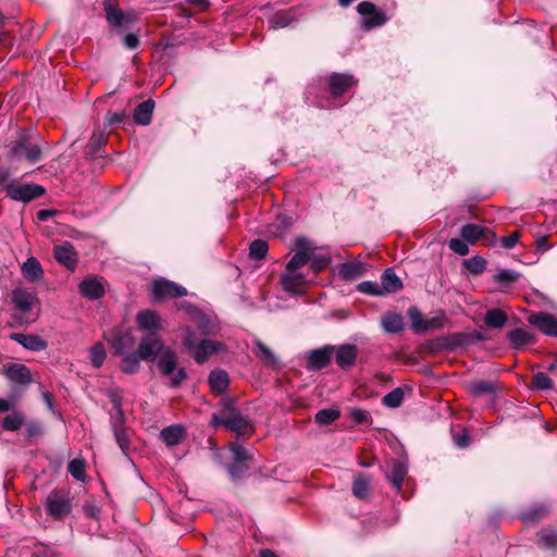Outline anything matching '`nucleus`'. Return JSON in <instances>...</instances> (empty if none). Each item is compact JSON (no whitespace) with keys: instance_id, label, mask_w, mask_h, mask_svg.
<instances>
[{"instance_id":"1","label":"nucleus","mask_w":557,"mask_h":557,"mask_svg":"<svg viewBox=\"0 0 557 557\" xmlns=\"http://www.w3.org/2000/svg\"><path fill=\"white\" fill-rule=\"evenodd\" d=\"M183 345L199 364L206 362L212 355L225 349V346L220 342L198 339L196 333L189 327L183 329Z\"/></svg>"},{"instance_id":"2","label":"nucleus","mask_w":557,"mask_h":557,"mask_svg":"<svg viewBox=\"0 0 557 557\" xmlns=\"http://www.w3.org/2000/svg\"><path fill=\"white\" fill-rule=\"evenodd\" d=\"M8 172L0 173V185L5 195L15 201L29 202L34 199L41 197L45 194V188L38 184L24 183L20 184L9 180Z\"/></svg>"},{"instance_id":"3","label":"nucleus","mask_w":557,"mask_h":557,"mask_svg":"<svg viewBox=\"0 0 557 557\" xmlns=\"http://www.w3.org/2000/svg\"><path fill=\"white\" fill-rule=\"evenodd\" d=\"M47 515L53 520H61L71 513L73 504L70 493L62 488H55L49 493L45 500Z\"/></svg>"},{"instance_id":"4","label":"nucleus","mask_w":557,"mask_h":557,"mask_svg":"<svg viewBox=\"0 0 557 557\" xmlns=\"http://www.w3.org/2000/svg\"><path fill=\"white\" fill-rule=\"evenodd\" d=\"M177 358L174 351L170 348H166L160 356L158 360V368L160 372L168 377H171V385L173 387L180 386L184 380H186L187 374L184 368L177 369Z\"/></svg>"},{"instance_id":"5","label":"nucleus","mask_w":557,"mask_h":557,"mask_svg":"<svg viewBox=\"0 0 557 557\" xmlns=\"http://www.w3.org/2000/svg\"><path fill=\"white\" fill-rule=\"evenodd\" d=\"M357 11L362 15L361 28L370 30L383 26L387 22L386 13L379 10L376 5L370 1H362L358 4Z\"/></svg>"},{"instance_id":"6","label":"nucleus","mask_w":557,"mask_h":557,"mask_svg":"<svg viewBox=\"0 0 557 557\" xmlns=\"http://www.w3.org/2000/svg\"><path fill=\"white\" fill-rule=\"evenodd\" d=\"M212 425H223L226 429L236 432L237 434H246L251 431L249 421L236 411H225L222 414L212 416Z\"/></svg>"},{"instance_id":"7","label":"nucleus","mask_w":557,"mask_h":557,"mask_svg":"<svg viewBox=\"0 0 557 557\" xmlns=\"http://www.w3.org/2000/svg\"><path fill=\"white\" fill-rule=\"evenodd\" d=\"M104 339L109 343L116 356H123L135 346V337L129 330L112 329L104 334Z\"/></svg>"},{"instance_id":"8","label":"nucleus","mask_w":557,"mask_h":557,"mask_svg":"<svg viewBox=\"0 0 557 557\" xmlns=\"http://www.w3.org/2000/svg\"><path fill=\"white\" fill-rule=\"evenodd\" d=\"M165 349L157 333H148L141 337L136 351L144 361L153 362Z\"/></svg>"},{"instance_id":"9","label":"nucleus","mask_w":557,"mask_h":557,"mask_svg":"<svg viewBox=\"0 0 557 557\" xmlns=\"http://www.w3.org/2000/svg\"><path fill=\"white\" fill-rule=\"evenodd\" d=\"M308 282L307 275L297 269L285 267L281 275V285L289 295H302Z\"/></svg>"},{"instance_id":"10","label":"nucleus","mask_w":557,"mask_h":557,"mask_svg":"<svg viewBox=\"0 0 557 557\" xmlns=\"http://www.w3.org/2000/svg\"><path fill=\"white\" fill-rule=\"evenodd\" d=\"M294 244L297 251L287 262L286 267L289 269L300 270L309 263L313 252L315 251V247L313 243L308 240L306 237H297Z\"/></svg>"},{"instance_id":"11","label":"nucleus","mask_w":557,"mask_h":557,"mask_svg":"<svg viewBox=\"0 0 557 557\" xmlns=\"http://www.w3.org/2000/svg\"><path fill=\"white\" fill-rule=\"evenodd\" d=\"M151 290L156 301L187 295L185 287L164 278L156 280L152 283Z\"/></svg>"},{"instance_id":"12","label":"nucleus","mask_w":557,"mask_h":557,"mask_svg":"<svg viewBox=\"0 0 557 557\" xmlns=\"http://www.w3.org/2000/svg\"><path fill=\"white\" fill-rule=\"evenodd\" d=\"M184 309L202 335H215L218 333L216 324L201 310L190 304L184 305Z\"/></svg>"},{"instance_id":"13","label":"nucleus","mask_w":557,"mask_h":557,"mask_svg":"<svg viewBox=\"0 0 557 557\" xmlns=\"http://www.w3.org/2000/svg\"><path fill=\"white\" fill-rule=\"evenodd\" d=\"M11 153L17 158H25L30 163H36L41 159L40 147L37 144L29 143L24 136L15 141Z\"/></svg>"},{"instance_id":"14","label":"nucleus","mask_w":557,"mask_h":557,"mask_svg":"<svg viewBox=\"0 0 557 557\" xmlns=\"http://www.w3.org/2000/svg\"><path fill=\"white\" fill-rule=\"evenodd\" d=\"M357 83V79L352 75L343 73H332L327 78L329 89L334 98L344 95L356 86Z\"/></svg>"},{"instance_id":"15","label":"nucleus","mask_w":557,"mask_h":557,"mask_svg":"<svg viewBox=\"0 0 557 557\" xmlns=\"http://www.w3.org/2000/svg\"><path fill=\"white\" fill-rule=\"evenodd\" d=\"M104 11L108 22L114 27L126 28L136 20V14L133 11L124 13L109 0L104 2Z\"/></svg>"},{"instance_id":"16","label":"nucleus","mask_w":557,"mask_h":557,"mask_svg":"<svg viewBox=\"0 0 557 557\" xmlns=\"http://www.w3.org/2000/svg\"><path fill=\"white\" fill-rule=\"evenodd\" d=\"M78 290L83 297L98 300L104 296V281L102 277L88 276L79 283Z\"/></svg>"},{"instance_id":"17","label":"nucleus","mask_w":557,"mask_h":557,"mask_svg":"<svg viewBox=\"0 0 557 557\" xmlns=\"http://www.w3.org/2000/svg\"><path fill=\"white\" fill-rule=\"evenodd\" d=\"M528 322L545 335L557 337V319L547 312L532 313Z\"/></svg>"},{"instance_id":"18","label":"nucleus","mask_w":557,"mask_h":557,"mask_svg":"<svg viewBox=\"0 0 557 557\" xmlns=\"http://www.w3.org/2000/svg\"><path fill=\"white\" fill-rule=\"evenodd\" d=\"M335 361L342 370L351 369L358 357V347L354 344H344L335 347Z\"/></svg>"},{"instance_id":"19","label":"nucleus","mask_w":557,"mask_h":557,"mask_svg":"<svg viewBox=\"0 0 557 557\" xmlns=\"http://www.w3.org/2000/svg\"><path fill=\"white\" fill-rule=\"evenodd\" d=\"M138 329L143 332L157 333L162 330L160 315L153 310H140L136 314Z\"/></svg>"},{"instance_id":"20","label":"nucleus","mask_w":557,"mask_h":557,"mask_svg":"<svg viewBox=\"0 0 557 557\" xmlns=\"http://www.w3.org/2000/svg\"><path fill=\"white\" fill-rule=\"evenodd\" d=\"M12 302L16 310L22 313H27L39 300L35 292L25 288H15L12 292Z\"/></svg>"},{"instance_id":"21","label":"nucleus","mask_w":557,"mask_h":557,"mask_svg":"<svg viewBox=\"0 0 557 557\" xmlns=\"http://www.w3.org/2000/svg\"><path fill=\"white\" fill-rule=\"evenodd\" d=\"M335 346L331 345L312 350L307 359L308 369L318 371L325 368L331 362Z\"/></svg>"},{"instance_id":"22","label":"nucleus","mask_w":557,"mask_h":557,"mask_svg":"<svg viewBox=\"0 0 557 557\" xmlns=\"http://www.w3.org/2000/svg\"><path fill=\"white\" fill-rule=\"evenodd\" d=\"M7 377L18 385L26 386L32 383L30 370L22 363H10L4 369Z\"/></svg>"},{"instance_id":"23","label":"nucleus","mask_w":557,"mask_h":557,"mask_svg":"<svg viewBox=\"0 0 557 557\" xmlns=\"http://www.w3.org/2000/svg\"><path fill=\"white\" fill-rule=\"evenodd\" d=\"M53 256L64 267L73 270L77 263V255L72 244L64 243L53 248Z\"/></svg>"},{"instance_id":"24","label":"nucleus","mask_w":557,"mask_h":557,"mask_svg":"<svg viewBox=\"0 0 557 557\" xmlns=\"http://www.w3.org/2000/svg\"><path fill=\"white\" fill-rule=\"evenodd\" d=\"M10 339L16 342L25 349L30 351H42L48 347V344L38 335H27L23 333H12Z\"/></svg>"},{"instance_id":"25","label":"nucleus","mask_w":557,"mask_h":557,"mask_svg":"<svg viewBox=\"0 0 557 557\" xmlns=\"http://www.w3.org/2000/svg\"><path fill=\"white\" fill-rule=\"evenodd\" d=\"M208 383L214 394H222L228 387L230 377L225 370L214 369L209 374Z\"/></svg>"},{"instance_id":"26","label":"nucleus","mask_w":557,"mask_h":557,"mask_svg":"<svg viewBox=\"0 0 557 557\" xmlns=\"http://www.w3.org/2000/svg\"><path fill=\"white\" fill-rule=\"evenodd\" d=\"M154 110V101L152 99L140 102L134 110V121L138 125L147 126L151 123Z\"/></svg>"},{"instance_id":"27","label":"nucleus","mask_w":557,"mask_h":557,"mask_svg":"<svg viewBox=\"0 0 557 557\" xmlns=\"http://www.w3.org/2000/svg\"><path fill=\"white\" fill-rule=\"evenodd\" d=\"M160 436L168 446L178 445L186 436V430L181 424H173L164 428Z\"/></svg>"},{"instance_id":"28","label":"nucleus","mask_w":557,"mask_h":557,"mask_svg":"<svg viewBox=\"0 0 557 557\" xmlns=\"http://www.w3.org/2000/svg\"><path fill=\"white\" fill-rule=\"evenodd\" d=\"M381 325L386 333L397 334L404 330V319L400 313L388 311L381 318Z\"/></svg>"},{"instance_id":"29","label":"nucleus","mask_w":557,"mask_h":557,"mask_svg":"<svg viewBox=\"0 0 557 557\" xmlns=\"http://www.w3.org/2000/svg\"><path fill=\"white\" fill-rule=\"evenodd\" d=\"M22 275L28 282H36L44 276V270L40 262L35 258H28L21 268Z\"/></svg>"},{"instance_id":"30","label":"nucleus","mask_w":557,"mask_h":557,"mask_svg":"<svg viewBox=\"0 0 557 557\" xmlns=\"http://www.w3.org/2000/svg\"><path fill=\"white\" fill-rule=\"evenodd\" d=\"M407 472L408 468L405 462L394 461L391 471L386 474L388 482L397 492H400Z\"/></svg>"},{"instance_id":"31","label":"nucleus","mask_w":557,"mask_h":557,"mask_svg":"<svg viewBox=\"0 0 557 557\" xmlns=\"http://www.w3.org/2000/svg\"><path fill=\"white\" fill-rule=\"evenodd\" d=\"M381 286L384 294L396 293L403 288L401 280L392 269H386L381 276Z\"/></svg>"},{"instance_id":"32","label":"nucleus","mask_w":557,"mask_h":557,"mask_svg":"<svg viewBox=\"0 0 557 557\" xmlns=\"http://www.w3.org/2000/svg\"><path fill=\"white\" fill-rule=\"evenodd\" d=\"M507 336L515 348H521L535 342V336L532 333L520 327L511 330Z\"/></svg>"},{"instance_id":"33","label":"nucleus","mask_w":557,"mask_h":557,"mask_svg":"<svg viewBox=\"0 0 557 557\" xmlns=\"http://www.w3.org/2000/svg\"><path fill=\"white\" fill-rule=\"evenodd\" d=\"M364 268L360 261H349L342 263L338 268V274L344 280H356L363 274Z\"/></svg>"},{"instance_id":"34","label":"nucleus","mask_w":557,"mask_h":557,"mask_svg":"<svg viewBox=\"0 0 557 557\" xmlns=\"http://www.w3.org/2000/svg\"><path fill=\"white\" fill-rule=\"evenodd\" d=\"M370 484L371 479L368 475L358 473L354 479L351 487L354 496L359 499H366L370 492Z\"/></svg>"},{"instance_id":"35","label":"nucleus","mask_w":557,"mask_h":557,"mask_svg":"<svg viewBox=\"0 0 557 557\" xmlns=\"http://www.w3.org/2000/svg\"><path fill=\"white\" fill-rule=\"evenodd\" d=\"M470 393L476 397L484 395H495L498 391L495 381H474L469 385Z\"/></svg>"},{"instance_id":"36","label":"nucleus","mask_w":557,"mask_h":557,"mask_svg":"<svg viewBox=\"0 0 557 557\" xmlns=\"http://www.w3.org/2000/svg\"><path fill=\"white\" fill-rule=\"evenodd\" d=\"M125 420H111L112 430L115 441L123 453H127L129 448L128 436L125 431Z\"/></svg>"},{"instance_id":"37","label":"nucleus","mask_w":557,"mask_h":557,"mask_svg":"<svg viewBox=\"0 0 557 557\" xmlns=\"http://www.w3.org/2000/svg\"><path fill=\"white\" fill-rule=\"evenodd\" d=\"M508 320V315L500 309H488L484 314V323L492 329L503 327Z\"/></svg>"},{"instance_id":"38","label":"nucleus","mask_w":557,"mask_h":557,"mask_svg":"<svg viewBox=\"0 0 557 557\" xmlns=\"http://www.w3.org/2000/svg\"><path fill=\"white\" fill-rule=\"evenodd\" d=\"M140 360L143 359L137 351L123 355L120 366L121 371L125 374L137 373L140 369Z\"/></svg>"},{"instance_id":"39","label":"nucleus","mask_w":557,"mask_h":557,"mask_svg":"<svg viewBox=\"0 0 557 557\" xmlns=\"http://www.w3.org/2000/svg\"><path fill=\"white\" fill-rule=\"evenodd\" d=\"M253 354L262 360L269 367H275L277 364V359L271 349L265 346L262 342L256 341L252 347Z\"/></svg>"},{"instance_id":"40","label":"nucleus","mask_w":557,"mask_h":557,"mask_svg":"<svg viewBox=\"0 0 557 557\" xmlns=\"http://www.w3.org/2000/svg\"><path fill=\"white\" fill-rule=\"evenodd\" d=\"M295 18L296 14L294 10H282L270 17L269 24L272 28L287 27Z\"/></svg>"},{"instance_id":"41","label":"nucleus","mask_w":557,"mask_h":557,"mask_svg":"<svg viewBox=\"0 0 557 557\" xmlns=\"http://www.w3.org/2000/svg\"><path fill=\"white\" fill-rule=\"evenodd\" d=\"M484 230L480 225L468 223L461 227L460 235L467 243L473 245L483 235Z\"/></svg>"},{"instance_id":"42","label":"nucleus","mask_w":557,"mask_h":557,"mask_svg":"<svg viewBox=\"0 0 557 557\" xmlns=\"http://www.w3.org/2000/svg\"><path fill=\"white\" fill-rule=\"evenodd\" d=\"M106 143L107 137L103 133H94L86 146V154L91 158L98 157Z\"/></svg>"},{"instance_id":"43","label":"nucleus","mask_w":557,"mask_h":557,"mask_svg":"<svg viewBox=\"0 0 557 557\" xmlns=\"http://www.w3.org/2000/svg\"><path fill=\"white\" fill-rule=\"evenodd\" d=\"M408 315L411 320L412 329L416 332L426 331L433 324V320L424 321L421 312L416 307H410L408 309Z\"/></svg>"},{"instance_id":"44","label":"nucleus","mask_w":557,"mask_h":557,"mask_svg":"<svg viewBox=\"0 0 557 557\" xmlns=\"http://www.w3.org/2000/svg\"><path fill=\"white\" fill-rule=\"evenodd\" d=\"M465 268L473 275L483 273L486 269V260L481 256H475L463 260Z\"/></svg>"},{"instance_id":"45","label":"nucleus","mask_w":557,"mask_h":557,"mask_svg":"<svg viewBox=\"0 0 557 557\" xmlns=\"http://www.w3.org/2000/svg\"><path fill=\"white\" fill-rule=\"evenodd\" d=\"M90 362L92 367L100 368L107 358V351L104 346L101 343H96L94 346H91L89 351Z\"/></svg>"},{"instance_id":"46","label":"nucleus","mask_w":557,"mask_h":557,"mask_svg":"<svg viewBox=\"0 0 557 557\" xmlns=\"http://www.w3.org/2000/svg\"><path fill=\"white\" fill-rule=\"evenodd\" d=\"M404 401V391L400 387L394 388L389 393H387L383 399L382 404L387 408H398Z\"/></svg>"},{"instance_id":"47","label":"nucleus","mask_w":557,"mask_h":557,"mask_svg":"<svg viewBox=\"0 0 557 557\" xmlns=\"http://www.w3.org/2000/svg\"><path fill=\"white\" fill-rule=\"evenodd\" d=\"M339 418V411L337 409H322L319 410L314 416V421L319 425H329Z\"/></svg>"},{"instance_id":"48","label":"nucleus","mask_w":557,"mask_h":557,"mask_svg":"<svg viewBox=\"0 0 557 557\" xmlns=\"http://www.w3.org/2000/svg\"><path fill=\"white\" fill-rule=\"evenodd\" d=\"M67 470L71 475L81 482H84L86 479V463L83 459H73L69 462Z\"/></svg>"},{"instance_id":"49","label":"nucleus","mask_w":557,"mask_h":557,"mask_svg":"<svg viewBox=\"0 0 557 557\" xmlns=\"http://www.w3.org/2000/svg\"><path fill=\"white\" fill-rule=\"evenodd\" d=\"M231 451L233 456V463L239 462L244 465H249V462L252 460V456L249 454V451L239 444H232Z\"/></svg>"},{"instance_id":"50","label":"nucleus","mask_w":557,"mask_h":557,"mask_svg":"<svg viewBox=\"0 0 557 557\" xmlns=\"http://www.w3.org/2000/svg\"><path fill=\"white\" fill-rule=\"evenodd\" d=\"M537 544L543 548H555L557 546V532L554 530H542L539 533Z\"/></svg>"},{"instance_id":"51","label":"nucleus","mask_w":557,"mask_h":557,"mask_svg":"<svg viewBox=\"0 0 557 557\" xmlns=\"http://www.w3.org/2000/svg\"><path fill=\"white\" fill-rule=\"evenodd\" d=\"M519 277V274L512 270L503 269L494 275V282L500 284L503 287H508L513 284Z\"/></svg>"},{"instance_id":"52","label":"nucleus","mask_w":557,"mask_h":557,"mask_svg":"<svg viewBox=\"0 0 557 557\" xmlns=\"http://www.w3.org/2000/svg\"><path fill=\"white\" fill-rule=\"evenodd\" d=\"M24 424V417L21 413L13 412L4 417L2 428L5 431H17Z\"/></svg>"},{"instance_id":"53","label":"nucleus","mask_w":557,"mask_h":557,"mask_svg":"<svg viewBox=\"0 0 557 557\" xmlns=\"http://www.w3.org/2000/svg\"><path fill=\"white\" fill-rule=\"evenodd\" d=\"M268 244L262 239H256L250 244L249 255L251 258L260 260L263 259L268 252Z\"/></svg>"},{"instance_id":"54","label":"nucleus","mask_w":557,"mask_h":557,"mask_svg":"<svg viewBox=\"0 0 557 557\" xmlns=\"http://www.w3.org/2000/svg\"><path fill=\"white\" fill-rule=\"evenodd\" d=\"M358 290L363 294L373 295V296H382L383 295L381 284L376 283V282H371V281L361 282L358 285Z\"/></svg>"},{"instance_id":"55","label":"nucleus","mask_w":557,"mask_h":557,"mask_svg":"<svg viewBox=\"0 0 557 557\" xmlns=\"http://www.w3.org/2000/svg\"><path fill=\"white\" fill-rule=\"evenodd\" d=\"M533 385L537 389L547 391L553 387V381L546 373L537 372L533 376Z\"/></svg>"},{"instance_id":"56","label":"nucleus","mask_w":557,"mask_h":557,"mask_svg":"<svg viewBox=\"0 0 557 557\" xmlns=\"http://www.w3.org/2000/svg\"><path fill=\"white\" fill-rule=\"evenodd\" d=\"M248 469H249V465H244V463L238 462V463L230 465L227 468V471H228V474L232 478V480L238 481V480H242L246 475Z\"/></svg>"},{"instance_id":"57","label":"nucleus","mask_w":557,"mask_h":557,"mask_svg":"<svg viewBox=\"0 0 557 557\" xmlns=\"http://www.w3.org/2000/svg\"><path fill=\"white\" fill-rule=\"evenodd\" d=\"M449 248L459 256H467L469 253V243L463 238H451L448 242Z\"/></svg>"},{"instance_id":"58","label":"nucleus","mask_w":557,"mask_h":557,"mask_svg":"<svg viewBox=\"0 0 557 557\" xmlns=\"http://www.w3.org/2000/svg\"><path fill=\"white\" fill-rule=\"evenodd\" d=\"M546 508L543 505L535 506L529 511L524 512L522 518L524 522H535L546 513Z\"/></svg>"},{"instance_id":"59","label":"nucleus","mask_w":557,"mask_h":557,"mask_svg":"<svg viewBox=\"0 0 557 557\" xmlns=\"http://www.w3.org/2000/svg\"><path fill=\"white\" fill-rule=\"evenodd\" d=\"M349 417L358 424L368 423L371 420L370 413L361 408H350Z\"/></svg>"},{"instance_id":"60","label":"nucleus","mask_w":557,"mask_h":557,"mask_svg":"<svg viewBox=\"0 0 557 557\" xmlns=\"http://www.w3.org/2000/svg\"><path fill=\"white\" fill-rule=\"evenodd\" d=\"M330 259L327 257L323 256H315L314 253L311 257V260L309 261V268L313 273H318L326 268L329 264Z\"/></svg>"},{"instance_id":"61","label":"nucleus","mask_w":557,"mask_h":557,"mask_svg":"<svg viewBox=\"0 0 557 557\" xmlns=\"http://www.w3.org/2000/svg\"><path fill=\"white\" fill-rule=\"evenodd\" d=\"M26 436L33 438L42 434V425L38 421H30L25 428Z\"/></svg>"},{"instance_id":"62","label":"nucleus","mask_w":557,"mask_h":557,"mask_svg":"<svg viewBox=\"0 0 557 557\" xmlns=\"http://www.w3.org/2000/svg\"><path fill=\"white\" fill-rule=\"evenodd\" d=\"M111 401L115 410V414L112 417L111 420H125L121 398L116 395H112Z\"/></svg>"},{"instance_id":"63","label":"nucleus","mask_w":557,"mask_h":557,"mask_svg":"<svg viewBox=\"0 0 557 557\" xmlns=\"http://www.w3.org/2000/svg\"><path fill=\"white\" fill-rule=\"evenodd\" d=\"M518 239H519V234L511 233L510 235L502 238V240H500L502 246L506 249H511L516 246V244L518 243Z\"/></svg>"},{"instance_id":"64","label":"nucleus","mask_w":557,"mask_h":557,"mask_svg":"<svg viewBox=\"0 0 557 557\" xmlns=\"http://www.w3.org/2000/svg\"><path fill=\"white\" fill-rule=\"evenodd\" d=\"M123 42H124V46L127 48V49H136L139 45V39L137 37V35L133 34V33H129L127 35L124 36L123 38Z\"/></svg>"}]
</instances>
